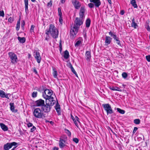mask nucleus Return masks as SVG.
Wrapping results in <instances>:
<instances>
[{
	"label": "nucleus",
	"instance_id": "nucleus-53",
	"mask_svg": "<svg viewBox=\"0 0 150 150\" xmlns=\"http://www.w3.org/2000/svg\"><path fill=\"white\" fill-rule=\"evenodd\" d=\"M33 72L36 74H38V72L36 69L35 68H34L33 69Z\"/></svg>",
	"mask_w": 150,
	"mask_h": 150
},
{
	"label": "nucleus",
	"instance_id": "nucleus-59",
	"mask_svg": "<svg viewBox=\"0 0 150 150\" xmlns=\"http://www.w3.org/2000/svg\"><path fill=\"white\" fill-rule=\"evenodd\" d=\"M75 119L76 121H77L78 122H79V118L77 116H76L75 117Z\"/></svg>",
	"mask_w": 150,
	"mask_h": 150
},
{
	"label": "nucleus",
	"instance_id": "nucleus-61",
	"mask_svg": "<svg viewBox=\"0 0 150 150\" xmlns=\"http://www.w3.org/2000/svg\"><path fill=\"white\" fill-rule=\"evenodd\" d=\"M108 1L110 4H111L112 2L111 0H108Z\"/></svg>",
	"mask_w": 150,
	"mask_h": 150
},
{
	"label": "nucleus",
	"instance_id": "nucleus-18",
	"mask_svg": "<svg viewBox=\"0 0 150 150\" xmlns=\"http://www.w3.org/2000/svg\"><path fill=\"white\" fill-rule=\"evenodd\" d=\"M10 106V110H11L13 112L15 113L17 112L18 111L17 109H14L15 107L14 106V103H11L9 104Z\"/></svg>",
	"mask_w": 150,
	"mask_h": 150
},
{
	"label": "nucleus",
	"instance_id": "nucleus-56",
	"mask_svg": "<svg viewBox=\"0 0 150 150\" xmlns=\"http://www.w3.org/2000/svg\"><path fill=\"white\" fill-rule=\"evenodd\" d=\"M71 118L73 120V121H74V120H75V119L74 118L73 116L71 114Z\"/></svg>",
	"mask_w": 150,
	"mask_h": 150
},
{
	"label": "nucleus",
	"instance_id": "nucleus-47",
	"mask_svg": "<svg viewBox=\"0 0 150 150\" xmlns=\"http://www.w3.org/2000/svg\"><path fill=\"white\" fill-rule=\"evenodd\" d=\"M13 18L12 17H10L9 18L8 21L10 23H12L13 21Z\"/></svg>",
	"mask_w": 150,
	"mask_h": 150
},
{
	"label": "nucleus",
	"instance_id": "nucleus-35",
	"mask_svg": "<svg viewBox=\"0 0 150 150\" xmlns=\"http://www.w3.org/2000/svg\"><path fill=\"white\" fill-rule=\"evenodd\" d=\"M58 15L59 16H62V13L61 11V9L60 8H58Z\"/></svg>",
	"mask_w": 150,
	"mask_h": 150
},
{
	"label": "nucleus",
	"instance_id": "nucleus-29",
	"mask_svg": "<svg viewBox=\"0 0 150 150\" xmlns=\"http://www.w3.org/2000/svg\"><path fill=\"white\" fill-rule=\"evenodd\" d=\"M20 19L17 22V23L16 24V29L17 30H18L19 28H20Z\"/></svg>",
	"mask_w": 150,
	"mask_h": 150
},
{
	"label": "nucleus",
	"instance_id": "nucleus-16",
	"mask_svg": "<svg viewBox=\"0 0 150 150\" xmlns=\"http://www.w3.org/2000/svg\"><path fill=\"white\" fill-rule=\"evenodd\" d=\"M90 1L91 2L93 3L96 7H99L101 4L100 0H90Z\"/></svg>",
	"mask_w": 150,
	"mask_h": 150
},
{
	"label": "nucleus",
	"instance_id": "nucleus-46",
	"mask_svg": "<svg viewBox=\"0 0 150 150\" xmlns=\"http://www.w3.org/2000/svg\"><path fill=\"white\" fill-rule=\"evenodd\" d=\"M59 22L60 23L62 24L63 22V19H62V16H59Z\"/></svg>",
	"mask_w": 150,
	"mask_h": 150
},
{
	"label": "nucleus",
	"instance_id": "nucleus-54",
	"mask_svg": "<svg viewBox=\"0 0 150 150\" xmlns=\"http://www.w3.org/2000/svg\"><path fill=\"white\" fill-rule=\"evenodd\" d=\"M68 67H69L70 68H71V67H73L71 64L70 62H69L68 63Z\"/></svg>",
	"mask_w": 150,
	"mask_h": 150
},
{
	"label": "nucleus",
	"instance_id": "nucleus-12",
	"mask_svg": "<svg viewBox=\"0 0 150 150\" xmlns=\"http://www.w3.org/2000/svg\"><path fill=\"white\" fill-rule=\"evenodd\" d=\"M72 3L76 9H79L81 6L80 2L77 0H72Z\"/></svg>",
	"mask_w": 150,
	"mask_h": 150
},
{
	"label": "nucleus",
	"instance_id": "nucleus-64",
	"mask_svg": "<svg viewBox=\"0 0 150 150\" xmlns=\"http://www.w3.org/2000/svg\"><path fill=\"white\" fill-rule=\"evenodd\" d=\"M48 35L47 36L45 37V40H48Z\"/></svg>",
	"mask_w": 150,
	"mask_h": 150
},
{
	"label": "nucleus",
	"instance_id": "nucleus-13",
	"mask_svg": "<svg viewBox=\"0 0 150 150\" xmlns=\"http://www.w3.org/2000/svg\"><path fill=\"white\" fill-rule=\"evenodd\" d=\"M112 39V38L110 37L106 36L105 37V45L107 46L110 44L111 42Z\"/></svg>",
	"mask_w": 150,
	"mask_h": 150
},
{
	"label": "nucleus",
	"instance_id": "nucleus-37",
	"mask_svg": "<svg viewBox=\"0 0 150 150\" xmlns=\"http://www.w3.org/2000/svg\"><path fill=\"white\" fill-rule=\"evenodd\" d=\"M122 77L124 78H126L127 76V74L126 72H123L122 74Z\"/></svg>",
	"mask_w": 150,
	"mask_h": 150
},
{
	"label": "nucleus",
	"instance_id": "nucleus-23",
	"mask_svg": "<svg viewBox=\"0 0 150 150\" xmlns=\"http://www.w3.org/2000/svg\"><path fill=\"white\" fill-rule=\"evenodd\" d=\"M110 89L113 91H121L122 90L119 88L117 86H112L110 88Z\"/></svg>",
	"mask_w": 150,
	"mask_h": 150
},
{
	"label": "nucleus",
	"instance_id": "nucleus-24",
	"mask_svg": "<svg viewBox=\"0 0 150 150\" xmlns=\"http://www.w3.org/2000/svg\"><path fill=\"white\" fill-rule=\"evenodd\" d=\"M18 40L20 42L22 43H23L25 42L26 39L25 37L21 38L20 37H18Z\"/></svg>",
	"mask_w": 150,
	"mask_h": 150
},
{
	"label": "nucleus",
	"instance_id": "nucleus-32",
	"mask_svg": "<svg viewBox=\"0 0 150 150\" xmlns=\"http://www.w3.org/2000/svg\"><path fill=\"white\" fill-rule=\"evenodd\" d=\"M81 43V41L80 40H78L75 44V46L78 47Z\"/></svg>",
	"mask_w": 150,
	"mask_h": 150
},
{
	"label": "nucleus",
	"instance_id": "nucleus-52",
	"mask_svg": "<svg viewBox=\"0 0 150 150\" xmlns=\"http://www.w3.org/2000/svg\"><path fill=\"white\" fill-rule=\"evenodd\" d=\"M74 124H75V125L77 127H79V125L78 124V123H77V122L76 120H75L74 121Z\"/></svg>",
	"mask_w": 150,
	"mask_h": 150
},
{
	"label": "nucleus",
	"instance_id": "nucleus-41",
	"mask_svg": "<svg viewBox=\"0 0 150 150\" xmlns=\"http://www.w3.org/2000/svg\"><path fill=\"white\" fill-rule=\"evenodd\" d=\"M52 0H50V1L49 2H48L47 4V6L48 7H51L52 6Z\"/></svg>",
	"mask_w": 150,
	"mask_h": 150
},
{
	"label": "nucleus",
	"instance_id": "nucleus-17",
	"mask_svg": "<svg viewBox=\"0 0 150 150\" xmlns=\"http://www.w3.org/2000/svg\"><path fill=\"white\" fill-rule=\"evenodd\" d=\"M55 108L57 113H58V115H60L61 114V112L60 105L58 102L56 103V105L55 106Z\"/></svg>",
	"mask_w": 150,
	"mask_h": 150
},
{
	"label": "nucleus",
	"instance_id": "nucleus-20",
	"mask_svg": "<svg viewBox=\"0 0 150 150\" xmlns=\"http://www.w3.org/2000/svg\"><path fill=\"white\" fill-rule=\"evenodd\" d=\"M0 126L1 128L3 131H6L8 130L7 127L3 123H0Z\"/></svg>",
	"mask_w": 150,
	"mask_h": 150
},
{
	"label": "nucleus",
	"instance_id": "nucleus-44",
	"mask_svg": "<svg viewBox=\"0 0 150 150\" xmlns=\"http://www.w3.org/2000/svg\"><path fill=\"white\" fill-rule=\"evenodd\" d=\"M0 16L4 17V13L3 11H0Z\"/></svg>",
	"mask_w": 150,
	"mask_h": 150
},
{
	"label": "nucleus",
	"instance_id": "nucleus-10",
	"mask_svg": "<svg viewBox=\"0 0 150 150\" xmlns=\"http://www.w3.org/2000/svg\"><path fill=\"white\" fill-rule=\"evenodd\" d=\"M86 11V9L84 6H82L80 9L79 14L80 18H84L85 17V13Z\"/></svg>",
	"mask_w": 150,
	"mask_h": 150
},
{
	"label": "nucleus",
	"instance_id": "nucleus-40",
	"mask_svg": "<svg viewBox=\"0 0 150 150\" xmlns=\"http://www.w3.org/2000/svg\"><path fill=\"white\" fill-rule=\"evenodd\" d=\"M94 6V4L91 3H90L88 4V6L91 8H93Z\"/></svg>",
	"mask_w": 150,
	"mask_h": 150
},
{
	"label": "nucleus",
	"instance_id": "nucleus-14",
	"mask_svg": "<svg viewBox=\"0 0 150 150\" xmlns=\"http://www.w3.org/2000/svg\"><path fill=\"white\" fill-rule=\"evenodd\" d=\"M66 141L62 138H60L59 142V145L60 148H62L65 146V143Z\"/></svg>",
	"mask_w": 150,
	"mask_h": 150
},
{
	"label": "nucleus",
	"instance_id": "nucleus-49",
	"mask_svg": "<svg viewBox=\"0 0 150 150\" xmlns=\"http://www.w3.org/2000/svg\"><path fill=\"white\" fill-rule=\"evenodd\" d=\"M36 129V127L35 126H33L32 128H31L30 129V132H33V131H35V130Z\"/></svg>",
	"mask_w": 150,
	"mask_h": 150
},
{
	"label": "nucleus",
	"instance_id": "nucleus-3",
	"mask_svg": "<svg viewBox=\"0 0 150 150\" xmlns=\"http://www.w3.org/2000/svg\"><path fill=\"white\" fill-rule=\"evenodd\" d=\"M42 96L46 100H50L51 101H55L54 100V96H55L54 94H52V91L51 90L45 89L43 93Z\"/></svg>",
	"mask_w": 150,
	"mask_h": 150
},
{
	"label": "nucleus",
	"instance_id": "nucleus-11",
	"mask_svg": "<svg viewBox=\"0 0 150 150\" xmlns=\"http://www.w3.org/2000/svg\"><path fill=\"white\" fill-rule=\"evenodd\" d=\"M35 103L36 106L42 107L45 104V101L40 99L35 101Z\"/></svg>",
	"mask_w": 150,
	"mask_h": 150
},
{
	"label": "nucleus",
	"instance_id": "nucleus-9",
	"mask_svg": "<svg viewBox=\"0 0 150 150\" xmlns=\"http://www.w3.org/2000/svg\"><path fill=\"white\" fill-rule=\"evenodd\" d=\"M109 34L111 37H112L114 40L116 42V43L118 45L120 46H121L120 42L117 36L116 35L113 33L111 31L109 32Z\"/></svg>",
	"mask_w": 150,
	"mask_h": 150
},
{
	"label": "nucleus",
	"instance_id": "nucleus-5",
	"mask_svg": "<svg viewBox=\"0 0 150 150\" xmlns=\"http://www.w3.org/2000/svg\"><path fill=\"white\" fill-rule=\"evenodd\" d=\"M50 33L52 37L55 39L58 38V32L54 26L52 24H50Z\"/></svg>",
	"mask_w": 150,
	"mask_h": 150
},
{
	"label": "nucleus",
	"instance_id": "nucleus-19",
	"mask_svg": "<svg viewBox=\"0 0 150 150\" xmlns=\"http://www.w3.org/2000/svg\"><path fill=\"white\" fill-rule=\"evenodd\" d=\"M85 55L86 57V60L88 61H89L91 59V55L90 52L87 51L86 52Z\"/></svg>",
	"mask_w": 150,
	"mask_h": 150
},
{
	"label": "nucleus",
	"instance_id": "nucleus-43",
	"mask_svg": "<svg viewBox=\"0 0 150 150\" xmlns=\"http://www.w3.org/2000/svg\"><path fill=\"white\" fill-rule=\"evenodd\" d=\"M25 22L24 21H23L21 22V26L22 29L24 28V26L25 25Z\"/></svg>",
	"mask_w": 150,
	"mask_h": 150
},
{
	"label": "nucleus",
	"instance_id": "nucleus-30",
	"mask_svg": "<svg viewBox=\"0 0 150 150\" xmlns=\"http://www.w3.org/2000/svg\"><path fill=\"white\" fill-rule=\"evenodd\" d=\"M117 110L118 112L122 114H124L125 112L124 110H122L118 108H117Z\"/></svg>",
	"mask_w": 150,
	"mask_h": 150
},
{
	"label": "nucleus",
	"instance_id": "nucleus-42",
	"mask_svg": "<svg viewBox=\"0 0 150 150\" xmlns=\"http://www.w3.org/2000/svg\"><path fill=\"white\" fill-rule=\"evenodd\" d=\"M65 131H66V132L67 134L69 136H70L71 135V133L70 132V131L67 129H65Z\"/></svg>",
	"mask_w": 150,
	"mask_h": 150
},
{
	"label": "nucleus",
	"instance_id": "nucleus-45",
	"mask_svg": "<svg viewBox=\"0 0 150 150\" xmlns=\"http://www.w3.org/2000/svg\"><path fill=\"white\" fill-rule=\"evenodd\" d=\"M146 59L147 61L148 62H150V55H149L146 56Z\"/></svg>",
	"mask_w": 150,
	"mask_h": 150
},
{
	"label": "nucleus",
	"instance_id": "nucleus-48",
	"mask_svg": "<svg viewBox=\"0 0 150 150\" xmlns=\"http://www.w3.org/2000/svg\"><path fill=\"white\" fill-rule=\"evenodd\" d=\"M27 125L28 127H31L33 126V124L32 123L30 122L28 123Z\"/></svg>",
	"mask_w": 150,
	"mask_h": 150
},
{
	"label": "nucleus",
	"instance_id": "nucleus-36",
	"mask_svg": "<svg viewBox=\"0 0 150 150\" xmlns=\"http://www.w3.org/2000/svg\"><path fill=\"white\" fill-rule=\"evenodd\" d=\"M38 93L37 92H34L32 93V97L33 98H35L37 96Z\"/></svg>",
	"mask_w": 150,
	"mask_h": 150
},
{
	"label": "nucleus",
	"instance_id": "nucleus-60",
	"mask_svg": "<svg viewBox=\"0 0 150 150\" xmlns=\"http://www.w3.org/2000/svg\"><path fill=\"white\" fill-rule=\"evenodd\" d=\"M15 146L13 148L11 149V150H14L16 148L17 146V145L16 146Z\"/></svg>",
	"mask_w": 150,
	"mask_h": 150
},
{
	"label": "nucleus",
	"instance_id": "nucleus-33",
	"mask_svg": "<svg viewBox=\"0 0 150 150\" xmlns=\"http://www.w3.org/2000/svg\"><path fill=\"white\" fill-rule=\"evenodd\" d=\"M134 123L136 124H139L140 123V120L139 119H135L134 121Z\"/></svg>",
	"mask_w": 150,
	"mask_h": 150
},
{
	"label": "nucleus",
	"instance_id": "nucleus-57",
	"mask_svg": "<svg viewBox=\"0 0 150 150\" xmlns=\"http://www.w3.org/2000/svg\"><path fill=\"white\" fill-rule=\"evenodd\" d=\"M10 94H8L5 95V96H4V98H7L9 99V98L8 96V95H9Z\"/></svg>",
	"mask_w": 150,
	"mask_h": 150
},
{
	"label": "nucleus",
	"instance_id": "nucleus-28",
	"mask_svg": "<svg viewBox=\"0 0 150 150\" xmlns=\"http://www.w3.org/2000/svg\"><path fill=\"white\" fill-rule=\"evenodd\" d=\"M130 3L134 8L137 7L135 0H132L130 2Z\"/></svg>",
	"mask_w": 150,
	"mask_h": 150
},
{
	"label": "nucleus",
	"instance_id": "nucleus-15",
	"mask_svg": "<svg viewBox=\"0 0 150 150\" xmlns=\"http://www.w3.org/2000/svg\"><path fill=\"white\" fill-rule=\"evenodd\" d=\"M34 57L36 60L37 62L38 63H40L41 60V57L40 55V53L38 52H36L34 56Z\"/></svg>",
	"mask_w": 150,
	"mask_h": 150
},
{
	"label": "nucleus",
	"instance_id": "nucleus-51",
	"mask_svg": "<svg viewBox=\"0 0 150 150\" xmlns=\"http://www.w3.org/2000/svg\"><path fill=\"white\" fill-rule=\"evenodd\" d=\"M50 33V28H49V30H46V32L45 33L47 35H48L49 34V33Z\"/></svg>",
	"mask_w": 150,
	"mask_h": 150
},
{
	"label": "nucleus",
	"instance_id": "nucleus-8",
	"mask_svg": "<svg viewBox=\"0 0 150 150\" xmlns=\"http://www.w3.org/2000/svg\"><path fill=\"white\" fill-rule=\"evenodd\" d=\"M17 145H18L17 143L15 142L8 143L4 144L3 148L4 150H9L13 146H16Z\"/></svg>",
	"mask_w": 150,
	"mask_h": 150
},
{
	"label": "nucleus",
	"instance_id": "nucleus-25",
	"mask_svg": "<svg viewBox=\"0 0 150 150\" xmlns=\"http://www.w3.org/2000/svg\"><path fill=\"white\" fill-rule=\"evenodd\" d=\"M91 21L90 18H87L86 21V26L87 28H89L90 27Z\"/></svg>",
	"mask_w": 150,
	"mask_h": 150
},
{
	"label": "nucleus",
	"instance_id": "nucleus-2",
	"mask_svg": "<svg viewBox=\"0 0 150 150\" xmlns=\"http://www.w3.org/2000/svg\"><path fill=\"white\" fill-rule=\"evenodd\" d=\"M56 101L52 102L50 100H46V104H44L41 108L43 112L46 113L50 112L52 108V107L54 105Z\"/></svg>",
	"mask_w": 150,
	"mask_h": 150
},
{
	"label": "nucleus",
	"instance_id": "nucleus-62",
	"mask_svg": "<svg viewBox=\"0 0 150 150\" xmlns=\"http://www.w3.org/2000/svg\"><path fill=\"white\" fill-rule=\"evenodd\" d=\"M54 150H59L58 148L55 147L54 148Z\"/></svg>",
	"mask_w": 150,
	"mask_h": 150
},
{
	"label": "nucleus",
	"instance_id": "nucleus-34",
	"mask_svg": "<svg viewBox=\"0 0 150 150\" xmlns=\"http://www.w3.org/2000/svg\"><path fill=\"white\" fill-rule=\"evenodd\" d=\"M70 69L71 70V71H72V72L77 77H78L76 71H75V70H74V68L73 67H71V68Z\"/></svg>",
	"mask_w": 150,
	"mask_h": 150
},
{
	"label": "nucleus",
	"instance_id": "nucleus-22",
	"mask_svg": "<svg viewBox=\"0 0 150 150\" xmlns=\"http://www.w3.org/2000/svg\"><path fill=\"white\" fill-rule=\"evenodd\" d=\"M24 4L25 5V13H27L28 12V0H24Z\"/></svg>",
	"mask_w": 150,
	"mask_h": 150
},
{
	"label": "nucleus",
	"instance_id": "nucleus-31",
	"mask_svg": "<svg viewBox=\"0 0 150 150\" xmlns=\"http://www.w3.org/2000/svg\"><path fill=\"white\" fill-rule=\"evenodd\" d=\"M5 92L2 90H0V96L2 98H4L5 96Z\"/></svg>",
	"mask_w": 150,
	"mask_h": 150
},
{
	"label": "nucleus",
	"instance_id": "nucleus-58",
	"mask_svg": "<svg viewBox=\"0 0 150 150\" xmlns=\"http://www.w3.org/2000/svg\"><path fill=\"white\" fill-rule=\"evenodd\" d=\"M146 29H147V30L149 31H150V28L149 27V25H148L147 27L146 28Z\"/></svg>",
	"mask_w": 150,
	"mask_h": 150
},
{
	"label": "nucleus",
	"instance_id": "nucleus-55",
	"mask_svg": "<svg viewBox=\"0 0 150 150\" xmlns=\"http://www.w3.org/2000/svg\"><path fill=\"white\" fill-rule=\"evenodd\" d=\"M124 11L123 10H121L120 12V14L121 15H123L124 14Z\"/></svg>",
	"mask_w": 150,
	"mask_h": 150
},
{
	"label": "nucleus",
	"instance_id": "nucleus-39",
	"mask_svg": "<svg viewBox=\"0 0 150 150\" xmlns=\"http://www.w3.org/2000/svg\"><path fill=\"white\" fill-rule=\"evenodd\" d=\"M35 26L34 25H32L31 26V28L30 29V32L31 33H34V29Z\"/></svg>",
	"mask_w": 150,
	"mask_h": 150
},
{
	"label": "nucleus",
	"instance_id": "nucleus-21",
	"mask_svg": "<svg viewBox=\"0 0 150 150\" xmlns=\"http://www.w3.org/2000/svg\"><path fill=\"white\" fill-rule=\"evenodd\" d=\"M131 26L134 28H136L138 27V25L135 22V19L133 18L132 20Z\"/></svg>",
	"mask_w": 150,
	"mask_h": 150
},
{
	"label": "nucleus",
	"instance_id": "nucleus-26",
	"mask_svg": "<svg viewBox=\"0 0 150 150\" xmlns=\"http://www.w3.org/2000/svg\"><path fill=\"white\" fill-rule=\"evenodd\" d=\"M53 75L54 77L55 78H57V73L55 68H53Z\"/></svg>",
	"mask_w": 150,
	"mask_h": 150
},
{
	"label": "nucleus",
	"instance_id": "nucleus-1",
	"mask_svg": "<svg viewBox=\"0 0 150 150\" xmlns=\"http://www.w3.org/2000/svg\"><path fill=\"white\" fill-rule=\"evenodd\" d=\"M83 18L76 17L74 21V26L72 28L70 31V34L73 36V38L75 37L77 33L78 30L80 25L83 23Z\"/></svg>",
	"mask_w": 150,
	"mask_h": 150
},
{
	"label": "nucleus",
	"instance_id": "nucleus-50",
	"mask_svg": "<svg viewBox=\"0 0 150 150\" xmlns=\"http://www.w3.org/2000/svg\"><path fill=\"white\" fill-rule=\"evenodd\" d=\"M137 129H138V128L137 127H134V130H133V132H132L134 134L136 132V131L137 130Z\"/></svg>",
	"mask_w": 150,
	"mask_h": 150
},
{
	"label": "nucleus",
	"instance_id": "nucleus-7",
	"mask_svg": "<svg viewBox=\"0 0 150 150\" xmlns=\"http://www.w3.org/2000/svg\"><path fill=\"white\" fill-rule=\"evenodd\" d=\"M102 106L104 108L105 110L106 111L107 115L109 114H112L113 113L111 105L109 103L103 104Z\"/></svg>",
	"mask_w": 150,
	"mask_h": 150
},
{
	"label": "nucleus",
	"instance_id": "nucleus-4",
	"mask_svg": "<svg viewBox=\"0 0 150 150\" xmlns=\"http://www.w3.org/2000/svg\"><path fill=\"white\" fill-rule=\"evenodd\" d=\"M33 115L35 117L38 118L45 117L42 111L39 108H37L34 110Z\"/></svg>",
	"mask_w": 150,
	"mask_h": 150
},
{
	"label": "nucleus",
	"instance_id": "nucleus-38",
	"mask_svg": "<svg viewBox=\"0 0 150 150\" xmlns=\"http://www.w3.org/2000/svg\"><path fill=\"white\" fill-rule=\"evenodd\" d=\"M72 140L76 144H77L79 142V139L76 138H73L72 139Z\"/></svg>",
	"mask_w": 150,
	"mask_h": 150
},
{
	"label": "nucleus",
	"instance_id": "nucleus-27",
	"mask_svg": "<svg viewBox=\"0 0 150 150\" xmlns=\"http://www.w3.org/2000/svg\"><path fill=\"white\" fill-rule=\"evenodd\" d=\"M69 56V54L68 51L67 50H66L64 52V57L65 59H67Z\"/></svg>",
	"mask_w": 150,
	"mask_h": 150
},
{
	"label": "nucleus",
	"instance_id": "nucleus-63",
	"mask_svg": "<svg viewBox=\"0 0 150 150\" xmlns=\"http://www.w3.org/2000/svg\"><path fill=\"white\" fill-rule=\"evenodd\" d=\"M61 0V2L62 4H64L65 1V0Z\"/></svg>",
	"mask_w": 150,
	"mask_h": 150
},
{
	"label": "nucleus",
	"instance_id": "nucleus-6",
	"mask_svg": "<svg viewBox=\"0 0 150 150\" xmlns=\"http://www.w3.org/2000/svg\"><path fill=\"white\" fill-rule=\"evenodd\" d=\"M8 55L11 60V62L15 64L17 62L18 59L16 55L14 52H10L8 53Z\"/></svg>",
	"mask_w": 150,
	"mask_h": 150
}]
</instances>
